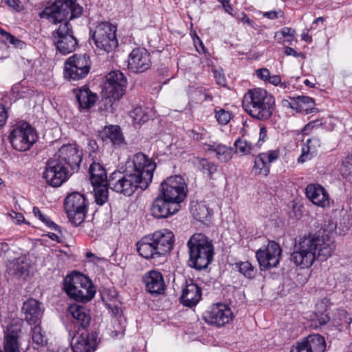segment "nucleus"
<instances>
[{
	"label": "nucleus",
	"mask_w": 352,
	"mask_h": 352,
	"mask_svg": "<svg viewBox=\"0 0 352 352\" xmlns=\"http://www.w3.org/2000/svg\"><path fill=\"white\" fill-rule=\"evenodd\" d=\"M32 342L35 349L44 346L47 343L45 332L40 324H36L32 329Z\"/></svg>",
	"instance_id": "obj_36"
},
{
	"label": "nucleus",
	"mask_w": 352,
	"mask_h": 352,
	"mask_svg": "<svg viewBox=\"0 0 352 352\" xmlns=\"http://www.w3.org/2000/svg\"><path fill=\"white\" fill-rule=\"evenodd\" d=\"M282 16V12H276V11H269V12H265L263 13V16L270 19H276L278 18L279 16Z\"/></svg>",
	"instance_id": "obj_56"
},
{
	"label": "nucleus",
	"mask_w": 352,
	"mask_h": 352,
	"mask_svg": "<svg viewBox=\"0 0 352 352\" xmlns=\"http://www.w3.org/2000/svg\"><path fill=\"white\" fill-rule=\"evenodd\" d=\"M280 76L278 75H274L270 76V78L268 79V81L273 85L278 86L279 84H280Z\"/></svg>",
	"instance_id": "obj_61"
},
{
	"label": "nucleus",
	"mask_w": 352,
	"mask_h": 352,
	"mask_svg": "<svg viewBox=\"0 0 352 352\" xmlns=\"http://www.w3.org/2000/svg\"><path fill=\"white\" fill-rule=\"evenodd\" d=\"M126 79L120 71H113L107 76L104 92L107 98L119 100L125 92Z\"/></svg>",
	"instance_id": "obj_15"
},
{
	"label": "nucleus",
	"mask_w": 352,
	"mask_h": 352,
	"mask_svg": "<svg viewBox=\"0 0 352 352\" xmlns=\"http://www.w3.org/2000/svg\"><path fill=\"white\" fill-rule=\"evenodd\" d=\"M67 311L68 314L72 317L74 322L82 328H86L89 324L91 315L86 307L74 303L68 307Z\"/></svg>",
	"instance_id": "obj_26"
},
{
	"label": "nucleus",
	"mask_w": 352,
	"mask_h": 352,
	"mask_svg": "<svg viewBox=\"0 0 352 352\" xmlns=\"http://www.w3.org/2000/svg\"><path fill=\"white\" fill-rule=\"evenodd\" d=\"M222 6L226 13H228L232 16H234L233 14V8H232V6L230 5V2L223 3Z\"/></svg>",
	"instance_id": "obj_63"
},
{
	"label": "nucleus",
	"mask_w": 352,
	"mask_h": 352,
	"mask_svg": "<svg viewBox=\"0 0 352 352\" xmlns=\"http://www.w3.org/2000/svg\"><path fill=\"white\" fill-rule=\"evenodd\" d=\"M320 146L319 138L313 137L308 139L302 147V153L298 158V163H304L310 160L316 153L318 148Z\"/></svg>",
	"instance_id": "obj_28"
},
{
	"label": "nucleus",
	"mask_w": 352,
	"mask_h": 352,
	"mask_svg": "<svg viewBox=\"0 0 352 352\" xmlns=\"http://www.w3.org/2000/svg\"><path fill=\"white\" fill-rule=\"evenodd\" d=\"M285 54L287 56H294L295 57H302L305 58V56L302 53L296 52L293 48L290 47H287L285 50Z\"/></svg>",
	"instance_id": "obj_57"
},
{
	"label": "nucleus",
	"mask_w": 352,
	"mask_h": 352,
	"mask_svg": "<svg viewBox=\"0 0 352 352\" xmlns=\"http://www.w3.org/2000/svg\"><path fill=\"white\" fill-rule=\"evenodd\" d=\"M214 78L218 85L224 86L226 85V79L224 76L220 72H214Z\"/></svg>",
	"instance_id": "obj_60"
},
{
	"label": "nucleus",
	"mask_w": 352,
	"mask_h": 352,
	"mask_svg": "<svg viewBox=\"0 0 352 352\" xmlns=\"http://www.w3.org/2000/svg\"><path fill=\"white\" fill-rule=\"evenodd\" d=\"M179 209V205L172 201L167 200L161 195L153 201L151 211L153 217L157 219L167 218L176 213Z\"/></svg>",
	"instance_id": "obj_21"
},
{
	"label": "nucleus",
	"mask_w": 352,
	"mask_h": 352,
	"mask_svg": "<svg viewBox=\"0 0 352 352\" xmlns=\"http://www.w3.org/2000/svg\"><path fill=\"white\" fill-rule=\"evenodd\" d=\"M270 166L264 157L262 156V154L260 153L254 160L253 170L255 174L267 176L270 173Z\"/></svg>",
	"instance_id": "obj_37"
},
{
	"label": "nucleus",
	"mask_w": 352,
	"mask_h": 352,
	"mask_svg": "<svg viewBox=\"0 0 352 352\" xmlns=\"http://www.w3.org/2000/svg\"><path fill=\"white\" fill-rule=\"evenodd\" d=\"M8 118L7 111L3 104H0V129L5 124Z\"/></svg>",
	"instance_id": "obj_54"
},
{
	"label": "nucleus",
	"mask_w": 352,
	"mask_h": 352,
	"mask_svg": "<svg viewBox=\"0 0 352 352\" xmlns=\"http://www.w3.org/2000/svg\"><path fill=\"white\" fill-rule=\"evenodd\" d=\"M295 33H296L295 30H294L291 28L285 27V28H283L280 31L276 32V36L281 34L282 36L285 38V41L290 43L293 40Z\"/></svg>",
	"instance_id": "obj_47"
},
{
	"label": "nucleus",
	"mask_w": 352,
	"mask_h": 352,
	"mask_svg": "<svg viewBox=\"0 0 352 352\" xmlns=\"http://www.w3.org/2000/svg\"><path fill=\"white\" fill-rule=\"evenodd\" d=\"M242 104L252 118L267 120L273 113L275 100L266 90L257 88L249 90L244 95Z\"/></svg>",
	"instance_id": "obj_5"
},
{
	"label": "nucleus",
	"mask_w": 352,
	"mask_h": 352,
	"mask_svg": "<svg viewBox=\"0 0 352 352\" xmlns=\"http://www.w3.org/2000/svg\"><path fill=\"white\" fill-rule=\"evenodd\" d=\"M9 140L14 149L21 152L26 151L36 142L37 134L28 123L20 122L11 131Z\"/></svg>",
	"instance_id": "obj_8"
},
{
	"label": "nucleus",
	"mask_w": 352,
	"mask_h": 352,
	"mask_svg": "<svg viewBox=\"0 0 352 352\" xmlns=\"http://www.w3.org/2000/svg\"><path fill=\"white\" fill-rule=\"evenodd\" d=\"M96 332L82 333L72 339V346L74 352H94L98 343Z\"/></svg>",
	"instance_id": "obj_22"
},
{
	"label": "nucleus",
	"mask_w": 352,
	"mask_h": 352,
	"mask_svg": "<svg viewBox=\"0 0 352 352\" xmlns=\"http://www.w3.org/2000/svg\"><path fill=\"white\" fill-rule=\"evenodd\" d=\"M257 76L263 80H268L270 76V71L266 68L259 69L256 70Z\"/></svg>",
	"instance_id": "obj_51"
},
{
	"label": "nucleus",
	"mask_w": 352,
	"mask_h": 352,
	"mask_svg": "<svg viewBox=\"0 0 352 352\" xmlns=\"http://www.w3.org/2000/svg\"><path fill=\"white\" fill-rule=\"evenodd\" d=\"M325 349L324 338L318 334H313L297 342L292 347L290 352H324Z\"/></svg>",
	"instance_id": "obj_20"
},
{
	"label": "nucleus",
	"mask_w": 352,
	"mask_h": 352,
	"mask_svg": "<svg viewBox=\"0 0 352 352\" xmlns=\"http://www.w3.org/2000/svg\"><path fill=\"white\" fill-rule=\"evenodd\" d=\"M302 40L307 41L308 43L311 42V37L309 36L307 30L304 31L301 35Z\"/></svg>",
	"instance_id": "obj_64"
},
{
	"label": "nucleus",
	"mask_w": 352,
	"mask_h": 352,
	"mask_svg": "<svg viewBox=\"0 0 352 352\" xmlns=\"http://www.w3.org/2000/svg\"><path fill=\"white\" fill-rule=\"evenodd\" d=\"M215 117L219 124H227L231 120V113L224 109H220L216 111Z\"/></svg>",
	"instance_id": "obj_46"
},
{
	"label": "nucleus",
	"mask_w": 352,
	"mask_h": 352,
	"mask_svg": "<svg viewBox=\"0 0 352 352\" xmlns=\"http://www.w3.org/2000/svg\"><path fill=\"white\" fill-rule=\"evenodd\" d=\"M261 154H262V156L264 157L265 160L270 164L275 162L276 160H278L279 158L280 150L279 149L270 150L267 152L262 153Z\"/></svg>",
	"instance_id": "obj_48"
},
{
	"label": "nucleus",
	"mask_w": 352,
	"mask_h": 352,
	"mask_svg": "<svg viewBox=\"0 0 352 352\" xmlns=\"http://www.w3.org/2000/svg\"><path fill=\"white\" fill-rule=\"evenodd\" d=\"M235 267L240 273L248 278H252L256 276V270L248 261L236 263Z\"/></svg>",
	"instance_id": "obj_40"
},
{
	"label": "nucleus",
	"mask_w": 352,
	"mask_h": 352,
	"mask_svg": "<svg viewBox=\"0 0 352 352\" xmlns=\"http://www.w3.org/2000/svg\"><path fill=\"white\" fill-rule=\"evenodd\" d=\"M189 252L188 265L197 270L204 269L211 263L214 254L213 245L201 233L194 234L187 243Z\"/></svg>",
	"instance_id": "obj_6"
},
{
	"label": "nucleus",
	"mask_w": 352,
	"mask_h": 352,
	"mask_svg": "<svg viewBox=\"0 0 352 352\" xmlns=\"http://www.w3.org/2000/svg\"><path fill=\"white\" fill-rule=\"evenodd\" d=\"M5 2L9 7L15 9L16 10H20L22 8V6L19 0H1Z\"/></svg>",
	"instance_id": "obj_52"
},
{
	"label": "nucleus",
	"mask_w": 352,
	"mask_h": 352,
	"mask_svg": "<svg viewBox=\"0 0 352 352\" xmlns=\"http://www.w3.org/2000/svg\"><path fill=\"white\" fill-rule=\"evenodd\" d=\"M307 198L315 205L324 208L329 205V195L320 184H310L305 188Z\"/></svg>",
	"instance_id": "obj_23"
},
{
	"label": "nucleus",
	"mask_w": 352,
	"mask_h": 352,
	"mask_svg": "<svg viewBox=\"0 0 352 352\" xmlns=\"http://www.w3.org/2000/svg\"><path fill=\"white\" fill-rule=\"evenodd\" d=\"M86 208V199L79 192L71 193L65 199V210L69 220L76 226L84 221Z\"/></svg>",
	"instance_id": "obj_12"
},
{
	"label": "nucleus",
	"mask_w": 352,
	"mask_h": 352,
	"mask_svg": "<svg viewBox=\"0 0 352 352\" xmlns=\"http://www.w3.org/2000/svg\"><path fill=\"white\" fill-rule=\"evenodd\" d=\"M104 134L114 146H120L124 143L123 135L118 126L105 127Z\"/></svg>",
	"instance_id": "obj_35"
},
{
	"label": "nucleus",
	"mask_w": 352,
	"mask_h": 352,
	"mask_svg": "<svg viewBox=\"0 0 352 352\" xmlns=\"http://www.w3.org/2000/svg\"><path fill=\"white\" fill-rule=\"evenodd\" d=\"M207 131L204 129L199 127L198 131L192 130L190 131V136L195 140H201L206 138Z\"/></svg>",
	"instance_id": "obj_50"
},
{
	"label": "nucleus",
	"mask_w": 352,
	"mask_h": 352,
	"mask_svg": "<svg viewBox=\"0 0 352 352\" xmlns=\"http://www.w3.org/2000/svg\"><path fill=\"white\" fill-rule=\"evenodd\" d=\"M8 43L12 45L15 47H19L20 49H22L25 45V43L23 41L15 38L13 35H11L10 37Z\"/></svg>",
	"instance_id": "obj_55"
},
{
	"label": "nucleus",
	"mask_w": 352,
	"mask_h": 352,
	"mask_svg": "<svg viewBox=\"0 0 352 352\" xmlns=\"http://www.w3.org/2000/svg\"><path fill=\"white\" fill-rule=\"evenodd\" d=\"M7 270L14 278L25 280L32 275L33 266L28 258L20 256L8 263Z\"/></svg>",
	"instance_id": "obj_19"
},
{
	"label": "nucleus",
	"mask_w": 352,
	"mask_h": 352,
	"mask_svg": "<svg viewBox=\"0 0 352 352\" xmlns=\"http://www.w3.org/2000/svg\"><path fill=\"white\" fill-rule=\"evenodd\" d=\"M197 162L199 168L210 177L217 170L215 165L209 162L206 159H197Z\"/></svg>",
	"instance_id": "obj_44"
},
{
	"label": "nucleus",
	"mask_w": 352,
	"mask_h": 352,
	"mask_svg": "<svg viewBox=\"0 0 352 352\" xmlns=\"http://www.w3.org/2000/svg\"><path fill=\"white\" fill-rule=\"evenodd\" d=\"M282 250L275 241H270L266 248L259 249L256 252V257L262 270L277 267L281 257Z\"/></svg>",
	"instance_id": "obj_14"
},
{
	"label": "nucleus",
	"mask_w": 352,
	"mask_h": 352,
	"mask_svg": "<svg viewBox=\"0 0 352 352\" xmlns=\"http://www.w3.org/2000/svg\"><path fill=\"white\" fill-rule=\"evenodd\" d=\"M10 216L16 223H20L24 220L23 216L20 213L13 212Z\"/></svg>",
	"instance_id": "obj_62"
},
{
	"label": "nucleus",
	"mask_w": 352,
	"mask_h": 352,
	"mask_svg": "<svg viewBox=\"0 0 352 352\" xmlns=\"http://www.w3.org/2000/svg\"><path fill=\"white\" fill-rule=\"evenodd\" d=\"M204 91L205 89L203 87H189L188 89L189 99L196 103L203 102Z\"/></svg>",
	"instance_id": "obj_43"
},
{
	"label": "nucleus",
	"mask_w": 352,
	"mask_h": 352,
	"mask_svg": "<svg viewBox=\"0 0 352 352\" xmlns=\"http://www.w3.org/2000/svg\"><path fill=\"white\" fill-rule=\"evenodd\" d=\"M314 105V100L308 96H298L292 98L289 107L298 111H307Z\"/></svg>",
	"instance_id": "obj_34"
},
{
	"label": "nucleus",
	"mask_w": 352,
	"mask_h": 352,
	"mask_svg": "<svg viewBox=\"0 0 352 352\" xmlns=\"http://www.w3.org/2000/svg\"><path fill=\"white\" fill-rule=\"evenodd\" d=\"M333 239L329 234L304 236L296 245L292 260L302 268L311 266L317 259L325 261L335 250Z\"/></svg>",
	"instance_id": "obj_3"
},
{
	"label": "nucleus",
	"mask_w": 352,
	"mask_h": 352,
	"mask_svg": "<svg viewBox=\"0 0 352 352\" xmlns=\"http://www.w3.org/2000/svg\"><path fill=\"white\" fill-rule=\"evenodd\" d=\"M89 174L92 185L107 183V173L100 164L93 162L89 167Z\"/></svg>",
	"instance_id": "obj_32"
},
{
	"label": "nucleus",
	"mask_w": 352,
	"mask_h": 352,
	"mask_svg": "<svg viewBox=\"0 0 352 352\" xmlns=\"http://www.w3.org/2000/svg\"><path fill=\"white\" fill-rule=\"evenodd\" d=\"M116 28L108 22L98 24L92 34L94 44L98 50L110 53L118 45Z\"/></svg>",
	"instance_id": "obj_9"
},
{
	"label": "nucleus",
	"mask_w": 352,
	"mask_h": 352,
	"mask_svg": "<svg viewBox=\"0 0 352 352\" xmlns=\"http://www.w3.org/2000/svg\"><path fill=\"white\" fill-rule=\"evenodd\" d=\"M187 184L180 175L167 177L160 185V195L179 205L186 197Z\"/></svg>",
	"instance_id": "obj_10"
},
{
	"label": "nucleus",
	"mask_w": 352,
	"mask_h": 352,
	"mask_svg": "<svg viewBox=\"0 0 352 352\" xmlns=\"http://www.w3.org/2000/svg\"><path fill=\"white\" fill-rule=\"evenodd\" d=\"M72 173L67 166L53 158L47 162L43 177L50 186L58 187L69 178Z\"/></svg>",
	"instance_id": "obj_13"
},
{
	"label": "nucleus",
	"mask_w": 352,
	"mask_h": 352,
	"mask_svg": "<svg viewBox=\"0 0 352 352\" xmlns=\"http://www.w3.org/2000/svg\"><path fill=\"white\" fill-rule=\"evenodd\" d=\"M93 186H94L95 201L97 204L102 206L108 199V188L106 184Z\"/></svg>",
	"instance_id": "obj_38"
},
{
	"label": "nucleus",
	"mask_w": 352,
	"mask_h": 352,
	"mask_svg": "<svg viewBox=\"0 0 352 352\" xmlns=\"http://www.w3.org/2000/svg\"><path fill=\"white\" fill-rule=\"evenodd\" d=\"M267 138V130L265 127H261L260 129L259 138L258 142L255 144L256 147H260L261 144L265 141Z\"/></svg>",
	"instance_id": "obj_53"
},
{
	"label": "nucleus",
	"mask_w": 352,
	"mask_h": 352,
	"mask_svg": "<svg viewBox=\"0 0 352 352\" xmlns=\"http://www.w3.org/2000/svg\"><path fill=\"white\" fill-rule=\"evenodd\" d=\"M312 320L318 322L320 325H324L329 320V317L325 312L318 310L314 313Z\"/></svg>",
	"instance_id": "obj_49"
},
{
	"label": "nucleus",
	"mask_w": 352,
	"mask_h": 352,
	"mask_svg": "<svg viewBox=\"0 0 352 352\" xmlns=\"http://www.w3.org/2000/svg\"><path fill=\"white\" fill-rule=\"evenodd\" d=\"M234 146L236 149L243 155L251 154L256 146L255 144H252L251 142H247L246 140L239 138L234 142Z\"/></svg>",
	"instance_id": "obj_42"
},
{
	"label": "nucleus",
	"mask_w": 352,
	"mask_h": 352,
	"mask_svg": "<svg viewBox=\"0 0 352 352\" xmlns=\"http://www.w3.org/2000/svg\"><path fill=\"white\" fill-rule=\"evenodd\" d=\"M215 156L221 162H228L232 157L233 150L231 147L225 145H217L213 148Z\"/></svg>",
	"instance_id": "obj_39"
},
{
	"label": "nucleus",
	"mask_w": 352,
	"mask_h": 352,
	"mask_svg": "<svg viewBox=\"0 0 352 352\" xmlns=\"http://www.w3.org/2000/svg\"><path fill=\"white\" fill-rule=\"evenodd\" d=\"M155 163L146 155L138 153L126 163V173H113L108 185L114 191L125 196L132 195L138 188L146 189L151 184Z\"/></svg>",
	"instance_id": "obj_1"
},
{
	"label": "nucleus",
	"mask_w": 352,
	"mask_h": 352,
	"mask_svg": "<svg viewBox=\"0 0 352 352\" xmlns=\"http://www.w3.org/2000/svg\"><path fill=\"white\" fill-rule=\"evenodd\" d=\"M82 8L76 3L75 0H54L50 6L41 13L42 18H46L50 23H60L58 28L53 32V43L56 50L63 55L74 51L77 46L76 38L69 28V22L65 21L69 14L70 19L79 16Z\"/></svg>",
	"instance_id": "obj_2"
},
{
	"label": "nucleus",
	"mask_w": 352,
	"mask_h": 352,
	"mask_svg": "<svg viewBox=\"0 0 352 352\" xmlns=\"http://www.w3.org/2000/svg\"><path fill=\"white\" fill-rule=\"evenodd\" d=\"M22 311L25 315V320L29 324H36L41 320L43 309L38 301L30 298L23 303Z\"/></svg>",
	"instance_id": "obj_24"
},
{
	"label": "nucleus",
	"mask_w": 352,
	"mask_h": 352,
	"mask_svg": "<svg viewBox=\"0 0 352 352\" xmlns=\"http://www.w3.org/2000/svg\"><path fill=\"white\" fill-rule=\"evenodd\" d=\"M33 213L35 217H38L43 223L53 230H57L58 226L51 221L47 217L45 216L41 211L37 208H33Z\"/></svg>",
	"instance_id": "obj_45"
},
{
	"label": "nucleus",
	"mask_w": 352,
	"mask_h": 352,
	"mask_svg": "<svg viewBox=\"0 0 352 352\" xmlns=\"http://www.w3.org/2000/svg\"><path fill=\"white\" fill-rule=\"evenodd\" d=\"M232 318L231 309L225 304L213 305L204 315V320L211 324L221 327L228 323Z\"/></svg>",
	"instance_id": "obj_16"
},
{
	"label": "nucleus",
	"mask_w": 352,
	"mask_h": 352,
	"mask_svg": "<svg viewBox=\"0 0 352 352\" xmlns=\"http://www.w3.org/2000/svg\"><path fill=\"white\" fill-rule=\"evenodd\" d=\"M3 349L5 352H20L17 331H8L4 337Z\"/></svg>",
	"instance_id": "obj_33"
},
{
	"label": "nucleus",
	"mask_w": 352,
	"mask_h": 352,
	"mask_svg": "<svg viewBox=\"0 0 352 352\" xmlns=\"http://www.w3.org/2000/svg\"><path fill=\"white\" fill-rule=\"evenodd\" d=\"M320 146L319 138L313 137L308 139L302 147V153L298 158V163H304L310 160L316 153L318 148Z\"/></svg>",
	"instance_id": "obj_29"
},
{
	"label": "nucleus",
	"mask_w": 352,
	"mask_h": 352,
	"mask_svg": "<svg viewBox=\"0 0 352 352\" xmlns=\"http://www.w3.org/2000/svg\"><path fill=\"white\" fill-rule=\"evenodd\" d=\"M63 288L70 298L82 302L90 301L96 294L89 278L78 272H73L64 278Z\"/></svg>",
	"instance_id": "obj_7"
},
{
	"label": "nucleus",
	"mask_w": 352,
	"mask_h": 352,
	"mask_svg": "<svg viewBox=\"0 0 352 352\" xmlns=\"http://www.w3.org/2000/svg\"><path fill=\"white\" fill-rule=\"evenodd\" d=\"M151 65L150 54L145 48H135L129 55L127 67L133 72H144L150 68Z\"/></svg>",
	"instance_id": "obj_18"
},
{
	"label": "nucleus",
	"mask_w": 352,
	"mask_h": 352,
	"mask_svg": "<svg viewBox=\"0 0 352 352\" xmlns=\"http://www.w3.org/2000/svg\"><path fill=\"white\" fill-rule=\"evenodd\" d=\"M76 98L81 109L91 108L97 100L96 94L92 93L88 87H81L77 91Z\"/></svg>",
	"instance_id": "obj_30"
},
{
	"label": "nucleus",
	"mask_w": 352,
	"mask_h": 352,
	"mask_svg": "<svg viewBox=\"0 0 352 352\" xmlns=\"http://www.w3.org/2000/svg\"><path fill=\"white\" fill-rule=\"evenodd\" d=\"M90 58L86 54H74L65 63L64 76L69 80H78L85 78L89 72Z\"/></svg>",
	"instance_id": "obj_11"
},
{
	"label": "nucleus",
	"mask_w": 352,
	"mask_h": 352,
	"mask_svg": "<svg viewBox=\"0 0 352 352\" xmlns=\"http://www.w3.org/2000/svg\"><path fill=\"white\" fill-rule=\"evenodd\" d=\"M241 17L240 16H236L239 20H240L241 21L243 22V23H248L249 25L250 26H253L254 23V21L250 19L246 14L245 13H241Z\"/></svg>",
	"instance_id": "obj_59"
},
{
	"label": "nucleus",
	"mask_w": 352,
	"mask_h": 352,
	"mask_svg": "<svg viewBox=\"0 0 352 352\" xmlns=\"http://www.w3.org/2000/svg\"><path fill=\"white\" fill-rule=\"evenodd\" d=\"M191 212L197 221L208 223L212 216V210L204 202H192L190 206Z\"/></svg>",
	"instance_id": "obj_31"
},
{
	"label": "nucleus",
	"mask_w": 352,
	"mask_h": 352,
	"mask_svg": "<svg viewBox=\"0 0 352 352\" xmlns=\"http://www.w3.org/2000/svg\"><path fill=\"white\" fill-rule=\"evenodd\" d=\"M54 158L64 164L74 172L79 168L82 160V153L75 145H63L54 155Z\"/></svg>",
	"instance_id": "obj_17"
},
{
	"label": "nucleus",
	"mask_w": 352,
	"mask_h": 352,
	"mask_svg": "<svg viewBox=\"0 0 352 352\" xmlns=\"http://www.w3.org/2000/svg\"><path fill=\"white\" fill-rule=\"evenodd\" d=\"M147 291L153 294H162L165 287L162 275L157 271H151L144 277Z\"/></svg>",
	"instance_id": "obj_27"
},
{
	"label": "nucleus",
	"mask_w": 352,
	"mask_h": 352,
	"mask_svg": "<svg viewBox=\"0 0 352 352\" xmlns=\"http://www.w3.org/2000/svg\"><path fill=\"white\" fill-rule=\"evenodd\" d=\"M12 34L0 28V40L4 43H8Z\"/></svg>",
	"instance_id": "obj_58"
},
{
	"label": "nucleus",
	"mask_w": 352,
	"mask_h": 352,
	"mask_svg": "<svg viewBox=\"0 0 352 352\" xmlns=\"http://www.w3.org/2000/svg\"><path fill=\"white\" fill-rule=\"evenodd\" d=\"M201 298V288L192 281L186 283L181 296V302L189 307L195 306Z\"/></svg>",
	"instance_id": "obj_25"
},
{
	"label": "nucleus",
	"mask_w": 352,
	"mask_h": 352,
	"mask_svg": "<svg viewBox=\"0 0 352 352\" xmlns=\"http://www.w3.org/2000/svg\"><path fill=\"white\" fill-rule=\"evenodd\" d=\"M130 116L137 124L144 123L149 118L148 110L146 109H143L141 107H135L132 111H131Z\"/></svg>",
	"instance_id": "obj_41"
},
{
	"label": "nucleus",
	"mask_w": 352,
	"mask_h": 352,
	"mask_svg": "<svg viewBox=\"0 0 352 352\" xmlns=\"http://www.w3.org/2000/svg\"><path fill=\"white\" fill-rule=\"evenodd\" d=\"M174 234L167 229L155 231L142 237L137 243L140 256L146 259H156L168 254L173 248Z\"/></svg>",
	"instance_id": "obj_4"
}]
</instances>
